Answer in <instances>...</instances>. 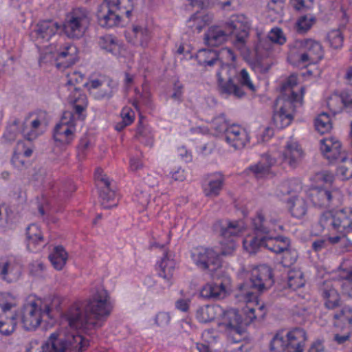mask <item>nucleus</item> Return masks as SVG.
<instances>
[{"label":"nucleus","mask_w":352,"mask_h":352,"mask_svg":"<svg viewBox=\"0 0 352 352\" xmlns=\"http://www.w3.org/2000/svg\"><path fill=\"white\" fill-rule=\"evenodd\" d=\"M113 303L107 290L99 289L88 300L86 311L89 314H82L77 304L72 305L64 314L72 332L64 339L58 334L52 333L45 342V348L51 345L49 352H65L67 349L82 352L89 345V340L82 336L92 335L96 329L101 327L100 318H107L113 310Z\"/></svg>","instance_id":"1"},{"label":"nucleus","mask_w":352,"mask_h":352,"mask_svg":"<svg viewBox=\"0 0 352 352\" xmlns=\"http://www.w3.org/2000/svg\"><path fill=\"white\" fill-rule=\"evenodd\" d=\"M251 25L243 14L232 15L222 25L210 26L204 34L207 45L217 47L226 42L229 35L233 36V46L245 58L250 56L252 50L248 45Z\"/></svg>","instance_id":"2"},{"label":"nucleus","mask_w":352,"mask_h":352,"mask_svg":"<svg viewBox=\"0 0 352 352\" xmlns=\"http://www.w3.org/2000/svg\"><path fill=\"white\" fill-rule=\"evenodd\" d=\"M256 235H248L243 240V249L250 254H256L261 247L270 251V241L276 239L277 233L283 230V226L274 212L262 208L258 210L252 220Z\"/></svg>","instance_id":"3"},{"label":"nucleus","mask_w":352,"mask_h":352,"mask_svg":"<svg viewBox=\"0 0 352 352\" xmlns=\"http://www.w3.org/2000/svg\"><path fill=\"white\" fill-rule=\"evenodd\" d=\"M298 76L291 74L281 86L282 94L275 101L273 114V122L278 128L289 126L296 108L302 105L305 89L298 88Z\"/></svg>","instance_id":"4"},{"label":"nucleus","mask_w":352,"mask_h":352,"mask_svg":"<svg viewBox=\"0 0 352 352\" xmlns=\"http://www.w3.org/2000/svg\"><path fill=\"white\" fill-rule=\"evenodd\" d=\"M245 305L242 307V312L245 315L243 319L236 309H229L224 315V324L228 333V340L232 343H239L245 338V331L241 324L245 325L251 323L256 318V311L258 316L264 318L265 308L263 303H260L256 294L248 292L243 296Z\"/></svg>","instance_id":"5"},{"label":"nucleus","mask_w":352,"mask_h":352,"mask_svg":"<svg viewBox=\"0 0 352 352\" xmlns=\"http://www.w3.org/2000/svg\"><path fill=\"white\" fill-rule=\"evenodd\" d=\"M324 55L321 43L312 38L296 39L289 45L288 61L293 65L307 66L320 61Z\"/></svg>","instance_id":"6"},{"label":"nucleus","mask_w":352,"mask_h":352,"mask_svg":"<svg viewBox=\"0 0 352 352\" xmlns=\"http://www.w3.org/2000/svg\"><path fill=\"white\" fill-rule=\"evenodd\" d=\"M133 10V0H103L96 12L98 23L105 28L118 26L124 18H130Z\"/></svg>","instance_id":"7"},{"label":"nucleus","mask_w":352,"mask_h":352,"mask_svg":"<svg viewBox=\"0 0 352 352\" xmlns=\"http://www.w3.org/2000/svg\"><path fill=\"white\" fill-rule=\"evenodd\" d=\"M312 186L307 192V196L313 205L319 208H328L332 200L331 190L334 181L333 174L329 170L315 173L311 177Z\"/></svg>","instance_id":"8"},{"label":"nucleus","mask_w":352,"mask_h":352,"mask_svg":"<svg viewBox=\"0 0 352 352\" xmlns=\"http://www.w3.org/2000/svg\"><path fill=\"white\" fill-rule=\"evenodd\" d=\"M306 340V331L302 328H293L285 334L280 331L272 340L270 349L274 352H303Z\"/></svg>","instance_id":"9"},{"label":"nucleus","mask_w":352,"mask_h":352,"mask_svg":"<svg viewBox=\"0 0 352 352\" xmlns=\"http://www.w3.org/2000/svg\"><path fill=\"white\" fill-rule=\"evenodd\" d=\"M322 230L336 232L343 236L352 232V208L324 212L319 219Z\"/></svg>","instance_id":"10"},{"label":"nucleus","mask_w":352,"mask_h":352,"mask_svg":"<svg viewBox=\"0 0 352 352\" xmlns=\"http://www.w3.org/2000/svg\"><path fill=\"white\" fill-rule=\"evenodd\" d=\"M66 77L67 83L65 88L69 91L67 100L72 106L74 113L81 118L82 113L87 109L88 102L86 95L78 87V85L82 83L85 75L78 71L74 70L67 73Z\"/></svg>","instance_id":"11"},{"label":"nucleus","mask_w":352,"mask_h":352,"mask_svg":"<svg viewBox=\"0 0 352 352\" xmlns=\"http://www.w3.org/2000/svg\"><path fill=\"white\" fill-rule=\"evenodd\" d=\"M90 22L88 11L83 8H75L67 12L63 23V30L72 38L82 37Z\"/></svg>","instance_id":"12"},{"label":"nucleus","mask_w":352,"mask_h":352,"mask_svg":"<svg viewBox=\"0 0 352 352\" xmlns=\"http://www.w3.org/2000/svg\"><path fill=\"white\" fill-rule=\"evenodd\" d=\"M43 300L36 296H30L26 299L20 311L23 327L28 331L35 330L39 327L43 317Z\"/></svg>","instance_id":"13"},{"label":"nucleus","mask_w":352,"mask_h":352,"mask_svg":"<svg viewBox=\"0 0 352 352\" xmlns=\"http://www.w3.org/2000/svg\"><path fill=\"white\" fill-rule=\"evenodd\" d=\"M16 298L9 293H0V333L10 336L16 326V316L12 310L16 307Z\"/></svg>","instance_id":"14"},{"label":"nucleus","mask_w":352,"mask_h":352,"mask_svg":"<svg viewBox=\"0 0 352 352\" xmlns=\"http://www.w3.org/2000/svg\"><path fill=\"white\" fill-rule=\"evenodd\" d=\"M190 257L192 263L203 271H214L221 266V258L214 249L199 245L192 248L190 251Z\"/></svg>","instance_id":"15"},{"label":"nucleus","mask_w":352,"mask_h":352,"mask_svg":"<svg viewBox=\"0 0 352 352\" xmlns=\"http://www.w3.org/2000/svg\"><path fill=\"white\" fill-rule=\"evenodd\" d=\"M76 124L71 113L65 112L54 129L53 138L56 145L66 148L75 139Z\"/></svg>","instance_id":"16"},{"label":"nucleus","mask_w":352,"mask_h":352,"mask_svg":"<svg viewBox=\"0 0 352 352\" xmlns=\"http://www.w3.org/2000/svg\"><path fill=\"white\" fill-rule=\"evenodd\" d=\"M94 178L99 188V196L104 208H111L117 205L116 193L110 187L111 181L104 173L101 168H97L94 172Z\"/></svg>","instance_id":"17"},{"label":"nucleus","mask_w":352,"mask_h":352,"mask_svg":"<svg viewBox=\"0 0 352 352\" xmlns=\"http://www.w3.org/2000/svg\"><path fill=\"white\" fill-rule=\"evenodd\" d=\"M290 240L288 237L281 236L277 233L274 242L270 241L268 245L270 246V251L276 254H283L281 263L284 267H290L294 265L298 258L296 250L290 248Z\"/></svg>","instance_id":"18"},{"label":"nucleus","mask_w":352,"mask_h":352,"mask_svg":"<svg viewBox=\"0 0 352 352\" xmlns=\"http://www.w3.org/2000/svg\"><path fill=\"white\" fill-rule=\"evenodd\" d=\"M286 41L287 38L282 29L275 27L268 32L267 39H260L258 41L254 46V50L258 57H269L272 54V43L283 45Z\"/></svg>","instance_id":"19"},{"label":"nucleus","mask_w":352,"mask_h":352,"mask_svg":"<svg viewBox=\"0 0 352 352\" xmlns=\"http://www.w3.org/2000/svg\"><path fill=\"white\" fill-rule=\"evenodd\" d=\"M231 69L230 65L223 64L217 72V76L218 79L219 91L224 98L233 95L240 98L245 95V92L243 89L233 82L231 76H228L227 78L223 76L224 73L227 74Z\"/></svg>","instance_id":"20"},{"label":"nucleus","mask_w":352,"mask_h":352,"mask_svg":"<svg viewBox=\"0 0 352 352\" xmlns=\"http://www.w3.org/2000/svg\"><path fill=\"white\" fill-rule=\"evenodd\" d=\"M250 280L252 287L258 292L270 288L274 283L272 270L267 265H260L252 270Z\"/></svg>","instance_id":"21"},{"label":"nucleus","mask_w":352,"mask_h":352,"mask_svg":"<svg viewBox=\"0 0 352 352\" xmlns=\"http://www.w3.org/2000/svg\"><path fill=\"white\" fill-rule=\"evenodd\" d=\"M77 48L73 45H66L63 48L52 52L51 47H45V56L52 54L56 61L58 69L67 68L78 60Z\"/></svg>","instance_id":"22"},{"label":"nucleus","mask_w":352,"mask_h":352,"mask_svg":"<svg viewBox=\"0 0 352 352\" xmlns=\"http://www.w3.org/2000/svg\"><path fill=\"white\" fill-rule=\"evenodd\" d=\"M225 141L234 150L243 148L250 141V136L246 129L239 124H231L226 131Z\"/></svg>","instance_id":"23"},{"label":"nucleus","mask_w":352,"mask_h":352,"mask_svg":"<svg viewBox=\"0 0 352 352\" xmlns=\"http://www.w3.org/2000/svg\"><path fill=\"white\" fill-rule=\"evenodd\" d=\"M214 230L219 232L223 238L234 239L242 235L246 226L243 220H219L213 226Z\"/></svg>","instance_id":"24"},{"label":"nucleus","mask_w":352,"mask_h":352,"mask_svg":"<svg viewBox=\"0 0 352 352\" xmlns=\"http://www.w3.org/2000/svg\"><path fill=\"white\" fill-rule=\"evenodd\" d=\"M338 281L325 280L321 288V296L324 307L328 309H335L341 303V296L338 291Z\"/></svg>","instance_id":"25"},{"label":"nucleus","mask_w":352,"mask_h":352,"mask_svg":"<svg viewBox=\"0 0 352 352\" xmlns=\"http://www.w3.org/2000/svg\"><path fill=\"white\" fill-rule=\"evenodd\" d=\"M22 272V266L12 256L0 258V276L6 282L12 283L17 280Z\"/></svg>","instance_id":"26"},{"label":"nucleus","mask_w":352,"mask_h":352,"mask_svg":"<svg viewBox=\"0 0 352 352\" xmlns=\"http://www.w3.org/2000/svg\"><path fill=\"white\" fill-rule=\"evenodd\" d=\"M177 263L174 254L168 249H165L162 256L156 263V270L159 276L170 282L173 276Z\"/></svg>","instance_id":"27"},{"label":"nucleus","mask_w":352,"mask_h":352,"mask_svg":"<svg viewBox=\"0 0 352 352\" xmlns=\"http://www.w3.org/2000/svg\"><path fill=\"white\" fill-rule=\"evenodd\" d=\"M224 310L218 305H206L199 307L195 314L197 320L201 323L210 322L217 318H221V324H224V315L228 311Z\"/></svg>","instance_id":"28"},{"label":"nucleus","mask_w":352,"mask_h":352,"mask_svg":"<svg viewBox=\"0 0 352 352\" xmlns=\"http://www.w3.org/2000/svg\"><path fill=\"white\" fill-rule=\"evenodd\" d=\"M98 45L102 50L111 53L117 58L126 56L127 52L124 45L111 34H106L100 37Z\"/></svg>","instance_id":"29"},{"label":"nucleus","mask_w":352,"mask_h":352,"mask_svg":"<svg viewBox=\"0 0 352 352\" xmlns=\"http://www.w3.org/2000/svg\"><path fill=\"white\" fill-rule=\"evenodd\" d=\"M275 163L276 160L266 154L262 156L256 164L249 166L245 171L252 173L256 179L265 177L270 174L271 168Z\"/></svg>","instance_id":"30"},{"label":"nucleus","mask_w":352,"mask_h":352,"mask_svg":"<svg viewBox=\"0 0 352 352\" xmlns=\"http://www.w3.org/2000/svg\"><path fill=\"white\" fill-rule=\"evenodd\" d=\"M126 38L135 45L146 47L151 40V33L146 27L133 25L131 32L126 34Z\"/></svg>","instance_id":"31"},{"label":"nucleus","mask_w":352,"mask_h":352,"mask_svg":"<svg viewBox=\"0 0 352 352\" xmlns=\"http://www.w3.org/2000/svg\"><path fill=\"white\" fill-rule=\"evenodd\" d=\"M226 283H210L206 284L200 292V295L205 298H222L227 293V285L230 280L226 279Z\"/></svg>","instance_id":"32"},{"label":"nucleus","mask_w":352,"mask_h":352,"mask_svg":"<svg viewBox=\"0 0 352 352\" xmlns=\"http://www.w3.org/2000/svg\"><path fill=\"white\" fill-rule=\"evenodd\" d=\"M27 247L31 252H36L38 246L41 245L43 240V232L42 226L38 223H32L27 228Z\"/></svg>","instance_id":"33"},{"label":"nucleus","mask_w":352,"mask_h":352,"mask_svg":"<svg viewBox=\"0 0 352 352\" xmlns=\"http://www.w3.org/2000/svg\"><path fill=\"white\" fill-rule=\"evenodd\" d=\"M303 151L297 142L288 141L283 153V161L289 166H295L296 163L302 158Z\"/></svg>","instance_id":"34"},{"label":"nucleus","mask_w":352,"mask_h":352,"mask_svg":"<svg viewBox=\"0 0 352 352\" xmlns=\"http://www.w3.org/2000/svg\"><path fill=\"white\" fill-rule=\"evenodd\" d=\"M333 325L340 329H352V307L349 305L342 307L333 316Z\"/></svg>","instance_id":"35"},{"label":"nucleus","mask_w":352,"mask_h":352,"mask_svg":"<svg viewBox=\"0 0 352 352\" xmlns=\"http://www.w3.org/2000/svg\"><path fill=\"white\" fill-rule=\"evenodd\" d=\"M212 21V16L204 12H197L187 21V25L193 32H200Z\"/></svg>","instance_id":"36"},{"label":"nucleus","mask_w":352,"mask_h":352,"mask_svg":"<svg viewBox=\"0 0 352 352\" xmlns=\"http://www.w3.org/2000/svg\"><path fill=\"white\" fill-rule=\"evenodd\" d=\"M49 260L55 270L60 271L67 263L68 253L63 245H56L49 255Z\"/></svg>","instance_id":"37"},{"label":"nucleus","mask_w":352,"mask_h":352,"mask_svg":"<svg viewBox=\"0 0 352 352\" xmlns=\"http://www.w3.org/2000/svg\"><path fill=\"white\" fill-rule=\"evenodd\" d=\"M224 177L221 173L213 174L208 185L204 187V192L207 197H217L220 194L224 184Z\"/></svg>","instance_id":"38"},{"label":"nucleus","mask_w":352,"mask_h":352,"mask_svg":"<svg viewBox=\"0 0 352 352\" xmlns=\"http://www.w3.org/2000/svg\"><path fill=\"white\" fill-rule=\"evenodd\" d=\"M195 58L200 65L212 66L219 61V54L214 50L201 49L197 52Z\"/></svg>","instance_id":"39"},{"label":"nucleus","mask_w":352,"mask_h":352,"mask_svg":"<svg viewBox=\"0 0 352 352\" xmlns=\"http://www.w3.org/2000/svg\"><path fill=\"white\" fill-rule=\"evenodd\" d=\"M135 138L142 144L153 146L154 144V132L148 126L142 125L140 123L136 129Z\"/></svg>","instance_id":"40"},{"label":"nucleus","mask_w":352,"mask_h":352,"mask_svg":"<svg viewBox=\"0 0 352 352\" xmlns=\"http://www.w3.org/2000/svg\"><path fill=\"white\" fill-rule=\"evenodd\" d=\"M63 210L62 200L51 199L47 203L45 201V221L56 223L58 218L57 214Z\"/></svg>","instance_id":"41"},{"label":"nucleus","mask_w":352,"mask_h":352,"mask_svg":"<svg viewBox=\"0 0 352 352\" xmlns=\"http://www.w3.org/2000/svg\"><path fill=\"white\" fill-rule=\"evenodd\" d=\"M289 210L292 215L296 218L300 219L307 212V204L304 199L298 197H294L288 201Z\"/></svg>","instance_id":"42"},{"label":"nucleus","mask_w":352,"mask_h":352,"mask_svg":"<svg viewBox=\"0 0 352 352\" xmlns=\"http://www.w3.org/2000/svg\"><path fill=\"white\" fill-rule=\"evenodd\" d=\"M305 279L303 272L300 269H292L289 270L287 274L288 287L296 290L305 285Z\"/></svg>","instance_id":"43"},{"label":"nucleus","mask_w":352,"mask_h":352,"mask_svg":"<svg viewBox=\"0 0 352 352\" xmlns=\"http://www.w3.org/2000/svg\"><path fill=\"white\" fill-rule=\"evenodd\" d=\"M327 104L329 111L334 115L344 110L343 92L340 94H333L328 97Z\"/></svg>","instance_id":"44"},{"label":"nucleus","mask_w":352,"mask_h":352,"mask_svg":"<svg viewBox=\"0 0 352 352\" xmlns=\"http://www.w3.org/2000/svg\"><path fill=\"white\" fill-rule=\"evenodd\" d=\"M315 128L321 134L329 132L332 129L329 115L327 113H320L315 119Z\"/></svg>","instance_id":"45"},{"label":"nucleus","mask_w":352,"mask_h":352,"mask_svg":"<svg viewBox=\"0 0 352 352\" xmlns=\"http://www.w3.org/2000/svg\"><path fill=\"white\" fill-rule=\"evenodd\" d=\"M316 18L312 15L300 16L296 23V30L299 34L307 32L314 25Z\"/></svg>","instance_id":"46"},{"label":"nucleus","mask_w":352,"mask_h":352,"mask_svg":"<svg viewBox=\"0 0 352 352\" xmlns=\"http://www.w3.org/2000/svg\"><path fill=\"white\" fill-rule=\"evenodd\" d=\"M327 39L330 47L333 49H340L343 46L344 36L339 29L329 31Z\"/></svg>","instance_id":"47"},{"label":"nucleus","mask_w":352,"mask_h":352,"mask_svg":"<svg viewBox=\"0 0 352 352\" xmlns=\"http://www.w3.org/2000/svg\"><path fill=\"white\" fill-rule=\"evenodd\" d=\"M341 278H342L341 285L342 292L352 297V268L343 270Z\"/></svg>","instance_id":"48"},{"label":"nucleus","mask_w":352,"mask_h":352,"mask_svg":"<svg viewBox=\"0 0 352 352\" xmlns=\"http://www.w3.org/2000/svg\"><path fill=\"white\" fill-rule=\"evenodd\" d=\"M229 126L224 116H218L212 120L210 127L215 135L223 133L225 137Z\"/></svg>","instance_id":"49"},{"label":"nucleus","mask_w":352,"mask_h":352,"mask_svg":"<svg viewBox=\"0 0 352 352\" xmlns=\"http://www.w3.org/2000/svg\"><path fill=\"white\" fill-rule=\"evenodd\" d=\"M237 82L241 86L254 91L255 86L250 78V74L246 69H242L236 76Z\"/></svg>","instance_id":"50"},{"label":"nucleus","mask_w":352,"mask_h":352,"mask_svg":"<svg viewBox=\"0 0 352 352\" xmlns=\"http://www.w3.org/2000/svg\"><path fill=\"white\" fill-rule=\"evenodd\" d=\"M19 122L17 120H14L7 126L3 136L6 141L12 142L15 140L19 133Z\"/></svg>","instance_id":"51"},{"label":"nucleus","mask_w":352,"mask_h":352,"mask_svg":"<svg viewBox=\"0 0 352 352\" xmlns=\"http://www.w3.org/2000/svg\"><path fill=\"white\" fill-rule=\"evenodd\" d=\"M280 187L283 195L290 194L292 191L300 189L301 184L296 179H291L284 182Z\"/></svg>","instance_id":"52"},{"label":"nucleus","mask_w":352,"mask_h":352,"mask_svg":"<svg viewBox=\"0 0 352 352\" xmlns=\"http://www.w3.org/2000/svg\"><path fill=\"white\" fill-rule=\"evenodd\" d=\"M236 247V241L234 239L223 238L221 241V254L223 255H230L235 250Z\"/></svg>","instance_id":"53"},{"label":"nucleus","mask_w":352,"mask_h":352,"mask_svg":"<svg viewBox=\"0 0 352 352\" xmlns=\"http://www.w3.org/2000/svg\"><path fill=\"white\" fill-rule=\"evenodd\" d=\"M76 190V187L74 182L72 180H68L62 186L61 188H58V196L62 199L67 198Z\"/></svg>","instance_id":"54"},{"label":"nucleus","mask_w":352,"mask_h":352,"mask_svg":"<svg viewBox=\"0 0 352 352\" xmlns=\"http://www.w3.org/2000/svg\"><path fill=\"white\" fill-rule=\"evenodd\" d=\"M32 146L28 145L24 141L20 140L17 142L13 153H21L24 157H29L32 155Z\"/></svg>","instance_id":"55"},{"label":"nucleus","mask_w":352,"mask_h":352,"mask_svg":"<svg viewBox=\"0 0 352 352\" xmlns=\"http://www.w3.org/2000/svg\"><path fill=\"white\" fill-rule=\"evenodd\" d=\"M122 120L126 122V124L131 125L135 120V112L131 107L126 106L122 109L120 112Z\"/></svg>","instance_id":"56"},{"label":"nucleus","mask_w":352,"mask_h":352,"mask_svg":"<svg viewBox=\"0 0 352 352\" xmlns=\"http://www.w3.org/2000/svg\"><path fill=\"white\" fill-rule=\"evenodd\" d=\"M60 29V25L57 22L45 21V38H50L54 36Z\"/></svg>","instance_id":"57"},{"label":"nucleus","mask_w":352,"mask_h":352,"mask_svg":"<svg viewBox=\"0 0 352 352\" xmlns=\"http://www.w3.org/2000/svg\"><path fill=\"white\" fill-rule=\"evenodd\" d=\"M170 321V316L168 312L161 311L157 314L155 318V324L160 327L168 325Z\"/></svg>","instance_id":"58"},{"label":"nucleus","mask_w":352,"mask_h":352,"mask_svg":"<svg viewBox=\"0 0 352 352\" xmlns=\"http://www.w3.org/2000/svg\"><path fill=\"white\" fill-rule=\"evenodd\" d=\"M314 0H292V5L296 10H309L313 6Z\"/></svg>","instance_id":"59"},{"label":"nucleus","mask_w":352,"mask_h":352,"mask_svg":"<svg viewBox=\"0 0 352 352\" xmlns=\"http://www.w3.org/2000/svg\"><path fill=\"white\" fill-rule=\"evenodd\" d=\"M22 133L24 138L29 141L35 140L38 135V131L36 129H32L28 124V122H25Z\"/></svg>","instance_id":"60"},{"label":"nucleus","mask_w":352,"mask_h":352,"mask_svg":"<svg viewBox=\"0 0 352 352\" xmlns=\"http://www.w3.org/2000/svg\"><path fill=\"white\" fill-rule=\"evenodd\" d=\"M184 85L179 80H176L173 85V93L171 98L176 101L181 102L183 97Z\"/></svg>","instance_id":"61"},{"label":"nucleus","mask_w":352,"mask_h":352,"mask_svg":"<svg viewBox=\"0 0 352 352\" xmlns=\"http://www.w3.org/2000/svg\"><path fill=\"white\" fill-rule=\"evenodd\" d=\"M26 352H44V341L32 340L26 349Z\"/></svg>","instance_id":"62"},{"label":"nucleus","mask_w":352,"mask_h":352,"mask_svg":"<svg viewBox=\"0 0 352 352\" xmlns=\"http://www.w3.org/2000/svg\"><path fill=\"white\" fill-rule=\"evenodd\" d=\"M177 153L180 159L185 162H190L192 160L191 151H188L184 146L177 148Z\"/></svg>","instance_id":"63"},{"label":"nucleus","mask_w":352,"mask_h":352,"mask_svg":"<svg viewBox=\"0 0 352 352\" xmlns=\"http://www.w3.org/2000/svg\"><path fill=\"white\" fill-rule=\"evenodd\" d=\"M344 110L352 113V91L343 92Z\"/></svg>","instance_id":"64"}]
</instances>
